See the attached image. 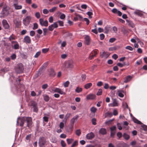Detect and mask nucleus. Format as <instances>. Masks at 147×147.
Returning <instances> with one entry per match:
<instances>
[{
	"label": "nucleus",
	"mask_w": 147,
	"mask_h": 147,
	"mask_svg": "<svg viewBox=\"0 0 147 147\" xmlns=\"http://www.w3.org/2000/svg\"><path fill=\"white\" fill-rule=\"evenodd\" d=\"M35 33V32L34 31L32 30L30 32V35L31 36H33L34 35Z\"/></svg>",
	"instance_id": "nucleus-50"
},
{
	"label": "nucleus",
	"mask_w": 147,
	"mask_h": 147,
	"mask_svg": "<svg viewBox=\"0 0 147 147\" xmlns=\"http://www.w3.org/2000/svg\"><path fill=\"white\" fill-rule=\"evenodd\" d=\"M92 55H90L89 58L90 59H92L94 57H95L97 54L96 51L95 50L92 52Z\"/></svg>",
	"instance_id": "nucleus-23"
},
{
	"label": "nucleus",
	"mask_w": 147,
	"mask_h": 147,
	"mask_svg": "<svg viewBox=\"0 0 147 147\" xmlns=\"http://www.w3.org/2000/svg\"><path fill=\"white\" fill-rule=\"evenodd\" d=\"M125 49H127L129 50L130 51H132L133 50V48L131 46H126L125 47Z\"/></svg>",
	"instance_id": "nucleus-52"
},
{
	"label": "nucleus",
	"mask_w": 147,
	"mask_h": 147,
	"mask_svg": "<svg viewBox=\"0 0 147 147\" xmlns=\"http://www.w3.org/2000/svg\"><path fill=\"white\" fill-rule=\"evenodd\" d=\"M66 141H67V143L68 144H71L72 142L73 141V139L71 138V139H67Z\"/></svg>",
	"instance_id": "nucleus-38"
},
{
	"label": "nucleus",
	"mask_w": 147,
	"mask_h": 147,
	"mask_svg": "<svg viewBox=\"0 0 147 147\" xmlns=\"http://www.w3.org/2000/svg\"><path fill=\"white\" fill-rule=\"evenodd\" d=\"M49 11L47 9H45L43 10V13L44 14H46L49 13Z\"/></svg>",
	"instance_id": "nucleus-60"
},
{
	"label": "nucleus",
	"mask_w": 147,
	"mask_h": 147,
	"mask_svg": "<svg viewBox=\"0 0 147 147\" xmlns=\"http://www.w3.org/2000/svg\"><path fill=\"white\" fill-rule=\"evenodd\" d=\"M74 62L72 60L65 62L63 64V66L65 68H72L74 65Z\"/></svg>",
	"instance_id": "nucleus-3"
},
{
	"label": "nucleus",
	"mask_w": 147,
	"mask_h": 147,
	"mask_svg": "<svg viewBox=\"0 0 147 147\" xmlns=\"http://www.w3.org/2000/svg\"><path fill=\"white\" fill-rule=\"evenodd\" d=\"M40 25L42 26L47 27L48 26V22L47 20L44 21L43 18H40L39 20Z\"/></svg>",
	"instance_id": "nucleus-10"
},
{
	"label": "nucleus",
	"mask_w": 147,
	"mask_h": 147,
	"mask_svg": "<svg viewBox=\"0 0 147 147\" xmlns=\"http://www.w3.org/2000/svg\"><path fill=\"white\" fill-rule=\"evenodd\" d=\"M85 44L87 45H89L90 43V36L88 35H86L85 38Z\"/></svg>",
	"instance_id": "nucleus-15"
},
{
	"label": "nucleus",
	"mask_w": 147,
	"mask_h": 147,
	"mask_svg": "<svg viewBox=\"0 0 147 147\" xmlns=\"http://www.w3.org/2000/svg\"><path fill=\"white\" fill-rule=\"evenodd\" d=\"M66 45V43L65 41H64L61 43V49H63V48L65 47Z\"/></svg>",
	"instance_id": "nucleus-37"
},
{
	"label": "nucleus",
	"mask_w": 147,
	"mask_h": 147,
	"mask_svg": "<svg viewBox=\"0 0 147 147\" xmlns=\"http://www.w3.org/2000/svg\"><path fill=\"white\" fill-rule=\"evenodd\" d=\"M16 10L20 9L22 8V6L21 5H18V4L14 6Z\"/></svg>",
	"instance_id": "nucleus-31"
},
{
	"label": "nucleus",
	"mask_w": 147,
	"mask_h": 147,
	"mask_svg": "<svg viewBox=\"0 0 147 147\" xmlns=\"http://www.w3.org/2000/svg\"><path fill=\"white\" fill-rule=\"evenodd\" d=\"M117 136L118 137L119 139L122 136V134L120 132H118L117 133Z\"/></svg>",
	"instance_id": "nucleus-57"
},
{
	"label": "nucleus",
	"mask_w": 147,
	"mask_h": 147,
	"mask_svg": "<svg viewBox=\"0 0 147 147\" xmlns=\"http://www.w3.org/2000/svg\"><path fill=\"white\" fill-rule=\"evenodd\" d=\"M97 109L94 107H92L90 109V110L92 113H95Z\"/></svg>",
	"instance_id": "nucleus-33"
},
{
	"label": "nucleus",
	"mask_w": 147,
	"mask_h": 147,
	"mask_svg": "<svg viewBox=\"0 0 147 147\" xmlns=\"http://www.w3.org/2000/svg\"><path fill=\"white\" fill-rule=\"evenodd\" d=\"M123 137L126 140H128L129 138V136L126 133H124L123 134Z\"/></svg>",
	"instance_id": "nucleus-27"
},
{
	"label": "nucleus",
	"mask_w": 147,
	"mask_h": 147,
	"mask_svg": "<svg viewBox=\"0 0 147 147\" xmlns=\"http://www.w3.org/2000/svg\"><path fill=\"white\" fill-rule=\"evenodd\" d=\"M43 96L44 99L45 101L48 102L50 98L48 95L45 94L43 95Z\"/></svg>",
	"instance_id": "nucleus-26"
},
{
	"label": "nucleus",
	"mask_w": 147,
	"mask_h": 147,
	"mask_svg": "<svg viewBox=\"0 0 147 147\" xmlns=\"http://www.w3.org/2000/svg\"><path fill=\"white\" fill-rule=\"evenodd\" d=\"M118 105V103L117 101L114 100L112 106L113 107L117 106Z\"/></svg>",
	"instance_id": "nucleus-58"
},
{
	"label": "nucleus",
	"mask_w": 147,
	"mask_h": 147,
	"mask_svg": "<svg viewBox=\"0 0 147 147\" xmlns=\"http://www.w3.org/2000/svg\"><path fill=\"white\" fill-rule=\"evenodd\" d=\"M24 42L26 43L29 44L31 43V40L30 38L28 36H26L24 38Z\"/></svg>",
	"instance_id": "nucleus-17"
},
{
	"label": "nucleus",
	"mask_w": 147,
	"mask_h": 147,
	"mask_svg": "<svg viewBox=\"0 0 147 147\" xmlns=\"http://www.w3.org/2000/svg\"><path fill=\"white\" fill-rule=\"evenodd\" d=\"M118 96L122 98L124 96V95L122 94V92H124L123 91H118Z\"/></svg>",
	"instance_id": "nucleus-32"
},
{
	"label": "nucleus",
	"mask_w": 147,
	"mask_h": 147,
	"mask_svg": "<svg viewBox=\"0 0 147 147\" xmlns=\"http://www.w3.org/2000/svg\"><path fill=\"white\" fill-rule=\"evenodd\" d=\"M56 9H57L56 7H53L52 9H49V11L51 12H53L56 10Z\"/></svg>",
	"instance_id": "nucleus-46"
},
{
	"label": "nucleus",
	"mask_w": 147,
	"mask_h": 147,
	"mask_svg": "<svg viewBox=\"0 0 147 147\" xmlns=\"http://www.w3.org/2000/svg\"><path fill=\"white\" fill-rule=\"evenodd\" d=\"M102 93V89H100L98 91L96 94L97 95H101Z\"/></svg>",
	"instance_id": "nucleus-55"
},
{
	"label": "nucleus",
	"mask_w": 147,
	"mask_h": 147,
	"mask_svg": "<svg viewBox=\"0 0 147 147\" xmlns=\"http://www.w3.org/2000/svg\"><path fill=\"white\" fill-rule=\"evenodd\" d=\"M41 53L40 51L37 52L34 56L35 58H36L38 57L40 55Z\"/></svg>",
	"instance_id": "nucleus-43"
},
{
	"label": "nucleus",
	"mask_w": 147,
	"mask_h": 147,
	"mask_svg": "<svg viewBox=\"0 0 147 147\" xmlns=\"http://www.w3.org/2000/svg\"><path fill=\"white\" fill-rule=\"evenodd\" d=\"M38 28V25L36 23H34L33 24V27L32 29L33 30H35L37 29Z\"/></svg>",
	"instance_id": "nucleus-42"
},
{
	"label": "nucleus",
	"mask_w": 147,
	"mask_h": 147,
	"mask_svg": "<svg viewBox=\"0 0 147 147\" xmlns=\"http://www.w3.org/2000/svg\"><path fill=\"white\" fill-rule=\"evenodd\" d=\"M116 127L115 126H113L110 128V130L111 132L116 131Z\"/></svg>",
	"instance_id": "nucleus-35"
},
{
	"label": "nucleus",
	"mask_w": 147,
	"mask_h": 147,
	"mask_svg": "<svg viewBox=\"0 0 147 147\" xmlns=\"http://www.w3.org/2000/svg\"><path fill=\"white\" fill-rule=\"evenodd\" d=\"M49 48H44L42 49V51L43 53H46L49 51Z\"/></svg>",
	"instance_id": "nucleus-47"
},
{
	"label": "nucleus",
	"mask_w": 147,
	"mask_h": 147,
	"mask_svg": "<svg viewBox=\"0 0 147 147\" xmlns=\"http://www.w3.org/2000/svg\"><path fill=\"white\" fill-rule=\"evenodd\" d=\"M2 24L5 29H9V26L6 20L4 19L3 20Z\"/></svg>",
	"instance_id": "nucleus-12"
},
{
	"label": "nucleus",
	"mask_w": 147,
	"mask_h": 147,
	"mask_svg": "<svg viewBox=\"0 0 147 147\" xmlns=\"http://www.w3.org/2000/svg\"><path fill=\"white\" fill-rule=\"evenodd\" d=\"M24 67L22 64L21 63H18L15 68V71L17 73H21L23 72Z\"/></svg>",
	"instance_id": "nucleus-4"
},
{
	"label": "nucleus",
	"mask_w": 147,
	"mask_h": 147,
	"mask_svg": "<svg viewBox=\"0 0 147 147\" xmlns=\"http://www.w3.org/2000/svg\"><path fill=\"white\" fill-rule=\"evenodd\" d=\"M99 132L102 135H105L107 134L106 130L104 128H102L99 130Z\"/></svg>",
	"instance_id": "nucleus-20"
},
{
	"label": "nucleus",
	"mask_w": 147,
	"mask_h": 147,
	"mask_svg": "<svg viewBox=\"0 0 147 147\" xmlns=\"http://www.w3.org/2000/svg\"><path fill=\"white\" fill-rule=\"evenodd\" d=\"M58 22L59 23V25L60 26H63V22L62 21H58Z\"/></svg>",
	"instance_id": "nucleus-62"
},
{
	"label": "nucleus",
	"mask_w": 147,
	"mask_h": 147,
	"mask_svg": "<svg viewBox=\"0 0 147 147\" xmlns=\"http://www.w3.org/2000/svg\"><path fill=\"white\" fill-rule=\"evenodd\" d=\"M77 141H75L73 142V143L71 145V147H74V146H76L77 145Z\"/></svg>",
	"instance_id": "nucleus-64"
},
{
	"label": "nucleus",
	"mask_w": 147,
	"mask_h": 147,
	"mask_svg": "<svg viewBox=\"0 0 147 147\" xmlns=\"http://www.w3.org/2000/svg\"><path fill=\"white\" fill-rule=\"evenodd\" d=\"M96 97V96L95 94H90L87 96L86 99L87 100L89 99H94Z\"/></svg>",
	"instance_id": "nucleus-19"
},
{
	"label": "nucleus",
	"mask_w": 147,
	"mask_h": 147,
	"mask_svg": "<svg viewBox=\"0 0 147 147\" xmlns=\"http://www.w3.org/2000/svg\"><path fill=\"white\" fill-rule=\"evenodd\" d=\"M113 30L115 33H117V29L116 26H113Z\"/></svg>",
	"instance_id": "nucleus-59"
},
{
	"label": "nucleus",
	"mask_w": 147,
	"mask_h": 147,
	"mask_svg": "<svg viewBox=\"0 0 147 147\" xmlns=\"http://www.w3.org/2000/svg\"><path fill=\"white\" fill-rule=\"evenodd\" d=\"M132 120L134 122L136 123L139 124H142V123L141 122V121L138 120L137 119L134 117H133Z\"/></svg>",
	"instance_id": "nucleus-25"
},
{
	"label": "nucleus",
	"mask_w": 147,
	"mask_h": 147,
	"mask_svg": "<svg viewBox=\"0 0 147 147\" xmlns=\"http://www.w3.org/2000/svg\"><path fill=\"white\" fill-rule=\"evenodd\" d=\"M46 143V140L44 137H40L39 140V144L40 147H45Z\"/></svg>",
	"instance_id": "nucleus-5"
},
{
	"label": "nucleus",
	"mask_w": 147,
	"mask_h": 147,
	"mask_svg": "<svg viewBox=\"0 0 147 147\" xmlns=\"http://www.w3.org/2000/svg\"><path fill=\"white\" fill-rule=\"evenodd\" d=\"M100 39L101 40H103L105 38V35L103 34L102 33L100 35Z\"/></svg>",
	"instance_id": "nucleus-53"
},
{
	"label": "nucleus",
	"mask_w": 147,
	"mask_h": 147,
	"mask_svg": "<svg viewBox=\"0 0 147 147\" xmlns=\"http://www.w3.org/2000/svg\"><path fill=\"white\" fill-rule=\"evenodd\" d=\"M92 84L91 83H88L84 85V87L86 89L89 88L92 86Z\"/></svg>",
	"instance_id": "nucleus-28"
},
{
	"label": "nucleus",
	"mask_w": 147,
	"mask_h": 147,
	"mask_svg": "<svg viewBox=\"0 0 147 147\" xmlns=\"http://www.w3.org/2000/svg\"><path fill=\"white\" fill-rule=\"evenodd\" d=\"M43 35L45 36L47 34V32L48 29L46 28H44L43 29Z\"/></svg>",
	"instance_id": "nucleus-56"
},
{
	"label": "nucleus",
	"mask_w": 147,
	"mask_h": 147,
	"mask_svg": "<svg viewBox=\"0 0 147 147\" xmlns=\"http://www.w3.org/2000/svg\"><path fill=\"white\" fill-rule=\"evenodd\" d=\"M61 145L62 147H65L66 145L64 141L63 140H61Z\"/></svg>",
	"instance_id": "nucleus-45"
},
{
	"label": "nucleus",
	"mask_w": 147,
	"mask_h": 147,
	"mask_svg": "<svg viewBox=\"0 0 147 147\" xmlns=\"http://www.w3.org/2000/svg\"><path fill=\"white\" fill-rule=\"evenodd\" d=\"M71 115L70 113H67L65 115V121H66L67 119L70 117Z\"/></svg>",
	"instance_id": "nucleus-40"
},
{
	"label": "nucleus",
	"mask_w": 147,
	"mask_h": 147,
	"mask_svg": "<svg viewBox=\"0 0 147 147\" xmlns=\"http://www.w3.org/2000/svg\"><path fill=\"white\" fill-rule=\"evenodd\" d=\"M69 84V82L68 81H67L66 82H64L63 83L64 86L65 88L67 87H68Z\"/></svg>",
	"instance_id": "nucleus-39"
},
{
	"label": "nucleus",
	"mask_w": 147,
	"mask_h": 147,
	"mask_svg": "<svg viewBox=\"0 0 147 147\" xmlns=\"http://www.w3.org/2000/svg\"><path fill=\"white\" fill-rule=\"evenodd\" d=\"M55 92H57L61 94H64L65 92L63 91L61 89L57 88H55Z\"/></svg>",
	"instance_id": "nucleus-16"
},
{
	"label": "nucleus",
	"mask_w": 147,
	"mask_h": 147,
	"mask_svg": "<svg viewBox=\"0 0 147 147\" xmlns=\"http://www.w3.org/2000/svg\"><path fill=\"white\" fill-rule=\"evenodd\" d=\"M122 31L124 34H126L128 33V31L125 28H123L121 30Z\"/></svg>",
	"instance_id": "nucleus-48"
},
{
	"label": "nucleus",
	"mask_w": 147,
	"mask_h": 147,
	"mask_svg": "<svg viewBox=\"0 0 147 147\" xmlns=\"http://www.w3.org/2000/svg\"><path fill=\"white\" fill-rule=\"evenodd\" d=\"M94 135L92 132L86 135V138L88 140H91L94 138Z\"/></svg>",
	"instance_id": "nucleus-13"
},
{
	"label": "nucleus",
	"mask_w": 147,
	"mask_h": 147,
	"mask_svg": "<svg viewBox=\"0 0 147 147\" xmlns=\"http://www.w3.org/2000/svg\"><path fill=\"white\" fill-rule=\"evenodd\" d=\"M20 125L21 127H22L24 124V121L26 120L27 122V126L29 129L31 128L32 124V118L30 117H23L20 119Z\"/></svg>",
	"instance_id": "nucleus-1"
},
{
	"label": "nucleus",
	"mask_w": 147,
	"mask_h": 147,
	"mask_svg": "<svg viewBox=\"0 0 147 147\" xmlns=\"http://www.w3.org/2000/svg\"><path fill=\"white\" fill-rule=\"evenodd\" d=\"M81 77L82 78V80L83 81H84L86 78V76L85 74H83L81 75Z\"/></svg>",
	"instance_id": "nucleus-61"
},
{
	"label": "nucleus",
	"mask_w": 147,
	"mask_h": 147,
	"mask_svg": "<svg viewBox=\"0 0 147 147\" xmlns=\"http://www.w3.org/2000/svg\"><path fill=\"white\" fill-rule=\"evenodd\" d=\"M132 77L128 75L126 76L124 79V82L125 83H127L129 81H130L132 78Z\"/></svg>",
	"instance_id": "nucleus-21"
},
{
	"label": "nucleus",
	"mask_w": 147,
	"mask_h": 147,
	"mask_svg": "<svg viewBox=\"0 0 147 147\" xmlns=\"http://www.w3.org/2000/svg\"><path fill=\"white\" fill-rule=\"evenodd\" d=\"M58 27V24L56 22H55L53 24L49 26L48 27V29L50 31H53L54 28H57Z\"/></svg>",
	"instance_id": "nucleus-11"
},
{
	"label": "nucleus",
	"mask_w": 147,
	"mask_h": 147,
	"mask_svg": "<svg viewBox=\"0 0 147 147\" xmlns=\"http://www.w3.org/2000/svg\"><path fill=\"white\" fill-rule=\"evenodd\" d=\"M19 87L20 85H18V86H14V87H12L11 90L14 94H16L18 93L23 92L24 91V88L22 86L21 89H20L19 88L18 89L17 88Z\"/></svg>",
	"instance_id": "nucleus-2"
},
{
	"label": "nucleus",
	"mask_w": 147,
	"mask_h": 147,
	"mask_svg": "<svg viewBox=\"0 0 147 147\" xmlns=\"http://www.w3.org/2000/svg\"><path fill=\"white\" fill-rule=\"evenodd\" d=\"M105 115L107 116L111 117L112 115V113L111 112H107L105 113Z\"/></svg>",
	"instance_id": "nucleus-54"
},
{
	"label": "nucleus",
	"mask_w": 147,
	"mask_h": 147,
	"mask_svg": "<svg viewBox=\"0 0 147 147\" xmlns=\"http://www.w3.org/2000/svg\"><path fill=\"white\" fill-rule=\"evenodd\" d=\"M32 136L31 134L27 135L26 137V139L27 140H30Z\"/></svg>",
	"instance_id": "nucleus-41"
},
{
	"label": "nucleus",
	"mask_w": 147,
	"mask_h": 147,
	"mask_svg": "<svg viewBox=\"0 0 147 147\" xmlns=\"http://www.w3.org/2000/svg\"><path fill=\"white\" fill-rule=\"evenodd\" d=\"M36 17L38 19L39 18L40 16V14L39 12H36L35 14Z\"/></svg>",
	"instance_id": "nucleus-49"
},
{
	"label": "nucleus",
	"mask_w": 147,
	"mask_h": 147,
	"mask_svg": "<svg viewBox=\"0 0 147 147\" xmlns=\"http://www.w3.org/2000/svg\"><path fill=\"white\" fill-rule=\"evenodd\" d=\"M12 47L14 49L17 50L19 48V45L18 42L16 41H12L11 42Z\"/></svg>",
	"instance_id": "nucleus-7"
},
{
	"label": "nucleus",
	"mask_w": 147,
	"mask_h": 147,
	"mask_svg": "<svg viewBox=\"0 0 147 147\" xmlns=\"http://www.w3.org/2000/svg\"><path fill=\"white\" fill-rule=\"evenodd\" d=\"M48 117H47L45 116L43 117V121L47 122L48 121Z\"/></svg>",
	"instance_id": "nucleus-51"
},
{
	"label": "nucleus",
	"mask_w": 147,
	"mask_h": 147,
	"mask_svg": "<svg viewBox=\"0 0 147 147\" xmlns=\"http://www.w3.org/2000/svg\"><path fill=\"white\" fill-rule=\"evenodd\" d=\"M31 17L30 16H27L23 20V23L25 26L28 25L30 21Z\"/></svg>",
	"instance_id": "nucleus-9"
},
{
	"label": "nucleus",
	"mask_w": 147,
	"mask_h": 147,
	"mask_svg": "<svg viewBox=\"0 0 147 147\" xmlns=\"http://www.w3.org/2000/svg\"><path fill=\"white\" fill-rule=\"evenodd\" d=\"M90 11H88L87 13V14L89 16V18H91L92 17L91 16L93 14V13L92 12V9H90Z\"/></svg>",
	"instance_id": "nucleus-36"
},
{
	"label": "nucleus",
	"mask_w": 147,
	"mask_h": 147,
	"mask_svg": "<svg viewBox=\"0 0 147 147\" xmlns=\"http://www.w3.org/2000/svg\"><path fill=\"white\" fill-rule=\"evenodd\" d=\"M92 124L93 125H95L96 124V119L95 118H93L92 119Z\"/></svg>",
	"instance_id": "nucleus-44"
},
{
	"label": "nucleus",
	"mask_w": 147,
	"mask_h": 147,
	"mask_svg": "<svg viewBox=\"0 0 147 147\" xmlns=\"http://www.w3.org/2000/svg\"><path fill=\"white\" fill-rule=\"evenodd\" d=\"M126 21L129 26L133 28L134 27L135 25L132 21L127 20Z\"/></svg>",
	"instance_id": "nucleus-24"
},
{
	"label": "nucleus",
	"mask_w": 147,
	"mask_h": 147,
	"mask_svg": "<svg viewBox=\"0 0 147 147\" xmlns=\"http://www.w3.org/2000/svg\"><path fill=\"white\" fill-rule=\"evenodd\" d=\"M31 106L33 108V111L34 112H37L38 109L37 103L34 100L31 102Z\"/></svg>",
	"instance_id": "nucleus-6"
},
{
	"label": "nucleus",
	"mask_w": 147,
	"mask_h": 147,
	"mask_svg": "<svg viewBox=\"0 0 147 147\" xmlns=\"http://www.w3.org/2000/svg\"><path fill=\"white\" fill-rule=\"evenodd\" d=\"M10 8L9 6H5L3 7L2 9V13L4 15H7L9 13V10Z\"/></svg>",
	"instance_id": "nucleus-8"
},
{
	"label": "nucleus",
	"mask_w": 147,
	"mask_h": 147,
	"mask_svg": "<svg viewBox=\"0 0 147 147\" xmlns=\"http://www.w3.org/2000/svg\"><path fill=\"white\" fill-rule=\"evenodd\" d=\"M76 135L78 136H80L81 134V131L80 129L76 130L75 131Z\"/></svg>",
	"instance_id": "nucleus-34"
},
{
	"label": "nucleus",
	"mask_w": 147,
	"mask_h": 147,
	"mask_svg": "<svg viewBox=\"0 0 147 147\" xmlns=\"http://www.w3.org/2000/svg\"><path fill=\"white\" fill-rule=\"evenodd\" d=\"M141 127L143 128L144 130L147 131V126L144 125H141Z\"/></svg>",
	"instance_id": "nucleus-63"
},
{
	"label": "nucleus",
	"mask_w": 147,
	"mask_h": 147,
	"mask_svg": "<svg viewBox=\"0 0 147 147\" xmlns=\"http://www.w3.org/2000/svg\"><path fill=\"white\" fill-rule=\"evenodd\" d=\"M118 147H129V145L123 142H120L118 145Z\"/></svg>",
	"instance_id": "nucleus-22"
},
{
	"label": "nucleus",
	"mask_w": 147,
	"mask_h": 147,
	"mask_svg": "<svg viewBox=\"0 0 147 147\" xmlns=\"http://www.w3.org/2000/svg\"><path fill=\"white\" fill-rule=\"evenodd\" d=\"M82 91V88H80L79 87H78L76 88L75 90L76 92L79 93L81 92Z\"/></svg>",
	"instance_id": "nucleus-29"
},
{
	"label": "nucleus",
	"mask_w": 147,
	"mask_h": 147,
	"mask_svg": "<svg viewBox=\"0 0 147 147\" xmlns=\"http://www.w3.org/2000/svg\"><path fill=\"white\" fill-rule=\"evenodd\" d=\"M13 22L15 24L16 27L17 28L21 25V22L18 19H15L13 21Z\"/></svg>",
	"instance_id": "nucleus-18"
},
{
	"label": "nucleus",
	"mask_w": 147,
	"mask_h": 147,
	"mask_svg": "<svg viewBox=\"0 0 147 147\" xmlns=\"http://www.w3.org/2000/svg\"><path fill=\"white\" fill-rule=\"evenodd\" d=\"M134 13L140 16H141L143 15L142 13L139 10H137L135 11Z\"/></svg>",
	"instance_id": "nucleus-30"
},
{
	"label": "nucleus",
	"mask_w": 147,
	"mask_h": 147,
	"mask_svg": "<svg viewBox=\"0 0 147 147\" xmlns=\"http://www.w3.org/2000/svg\"><path fill=\"white\" fill-rule=\"evenodd\" d=\"M78 117L79 116L77 115L74 116L72 119H71L70 120V123L72 125V127H73L74 124L75 122L76 121H77Z\"/></svg>",
	"instance_id": "nucleus-14"
}]
</instances>
